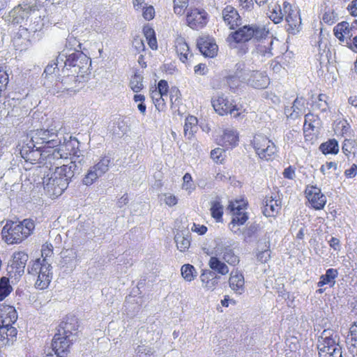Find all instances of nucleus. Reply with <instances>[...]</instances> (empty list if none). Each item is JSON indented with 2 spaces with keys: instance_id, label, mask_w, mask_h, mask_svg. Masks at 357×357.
Listing matches in <instances>:
<instances>
[{
  "instance_id": "f3484780",
  "label": "nucleus",
  "mask_w": 357,
  "mask_h": 357,
  "mask_svg": "<svg viewBox=\"0 0 357 357\" xmlns=\"http://www.w3.org/2000/svg\"><path fill=\"white\" fill-rule=\"evenodd\" d=\"M247 84L255 89H265L269 84V78L265 72L247 68Z\"/></svg>"
},
{
  "instance_id": "2f4dec72",
  "label": "nucleus",
  "mask_w": 357,
  "mask_h": 357,
  "mask_svg": "<svg viewBox=\"0 0 357 357\" xmlns=\"http://www.w3.org/2000/svg\"><path fill=\"white\" fill-rule=\"evenodd\" d=\"M238 142V135L236 130L233 129H227L220 139L222 146L227 149L232 148L237 145Z\"/></svg>"
},
{
  "instance_id": "052dcab7",
  "label": "nucleus",
  "mask_w": 357,
  "mask_h": 357,
  "mask_svg": "<svg viewBox=\"0 0 357 357\" xmlns=\"http://www.w3.org/2000/svg\"><path fill=\"white\" fill-rule=\"evenodd\" d=\"M225 151L220 148L215 149L211 152V157L214 162L217 163H222L224 160Z\"/></svg>"
},
{
  "instance_id": "aec40b11",
  "label": "nucleus",
  "mask_w": 357,
  "mask_h": 357,
  "mask_svg": "<svg viewBox=\"0 0 357 357\" xmlns=\"http://www.w3.org/2000/svg\"><path fill=\"white\" fill-rule=\"evenodd\" d=\"M307 109L306 100L303 97H297L291 107L284 109V114L287 119L295 120L300 118Z\"/></svg>"
},
{
  "instance_id": "5fc2aeb1",
  "label": "nucleus",
  "mask_w": 357,
  "mask_h": 357,
  "mask_svg": "<svg viewBox=\"0 0 357 357\" xmlns=\"http://www.w3.org/2000/svg\"><path fill=\"white\" fill-rule=\"evenodd\" d=\"M345 342L350 354H351L353 357H357V338L346 337Z\"/></svg>"
},
{
  "instance_id": "a878e982",
  "label": "nucleus",
  "mask_w": 357,
  "mask_h": 357,
  "mask_svg": "<svg viewBox=\"0 0 357 357\" xmlns=\"http://www.w3.org/2000/svg\"><path fill=\"white\" fill-rule=\"evenodd\" d=\"M78 327L79 325L77 319L75 317H68L65 321H63L59 325L58 332L63 335L74 339Z\"/></svg>"
},
{
  "instance_id": "f8f14e48",
  "label": "nucleus",
  "mask_w": 357,
  "mask_h": 357,
  "mask_svg": "<svg viewBox=\"0 0 357 357\" xmlns=\"http://www.w3.org/2000/svg\"><path fill=\"white\" fill-rule=\"evenodd\" d=\"M211 103L215 111L220 115L223 116L227 114L234 115V117H238L240 113L236 106L224 95L215 96L211 100Z\"/></svg>"
},
{
  "instance_id": "c85d7f7f",
  "label": "nucleus",
  "mask_w": 357,
  "mask_h": 357,
  "mask_svg": "<svg viewBox=\"0 0 357 357\" xmlns=\"http://www.w3.org/2000/svg\"><path fill=\"white\" fill-rule=\"evenodd\" d=\"M73 73L63 77V89H66V93L73 95L77 93L80 89V81L78 79L79 75Z\"/></svg>"
},
{
  "instance_id": "6e6552de",
  "label": "nucleus",
  "mask_w": 357,
  "mask_h": 357,
  "mask_svg": "<svg viewBox=\"0 0 357 357\" xmlns=\"http://www.w3.org/2000/svg\"><path fill=\"white\" fill-rule=\"evenodd\" d=\"M66 54V58L63 61V68L71 70L72 73L83 77L89 69V64L91 63L89 58L79 51H75L69 54Z\"/></svg>"
},
{
  "instance_id": "c03bdc74",
  "label": "nucleus",
  "mask_w": 357,
  "mask_h": 357,
  "mask_svg": "<svg viewBox=\"0 0 357 357\" xmlns=\"http://www.w3.org/2000/svg\"><path fill=\"white\" fill-rule=\"evenodd\" d=\"M312 107L314 109H318L321 112H326L328 109V97L325 94H319L317 97H312Z\"/></svg>"
},
{
  "instance_id": "a211bd4d",
  "label": "nucleus",
  "mask_w": 357,
  "mask_h": 357,
  "mask_svg": "<svg viewBox=\"0 0 357 357\" xmlns=\"http://www.w3.org/2000/svg\"><path fill=\"white\" fill-rule=\"evenodd\" d=\"M29 256L22 251L15 252L13 255V260L10 265V273H13L15 276H22L24 273L25 266Z\"/></svg>"
},
{
  "instance_id": "49530a36",
  "label": "nucleus",
  "mask_w": 357,
  "mask_h": 357,
  "mask_svg": "<svg viewBox=\"0 0 357 357\" xmlns=\"http://www.w3.org/2000/svg\"><path fill=\"white\" fill-rule=\"evenodd\" d=\"M143 33L148 42L149 47L152 50H156L158 47V45L153 29L149 26H145L143 29Z\"/></svg>"
},
{
  "instance_id": "338daca9",
  "label": "nucleus",
  "mask_w": 357,
  "mask_h": 357,
  "mask_svg": "<svg viewBox=\"0 0 357 357\" xmlns=\"http://www.w3.org/2000/svg\"><path fill=\"white\" fill-rule=\"evenodd\" d=\"M142 15L146 20H151L155 16V9L152 6L142 7Z\"/></svg>"
},
{
  "instance_id": "13d9d810",
  "label": "nucleus",
  "mask_w": 357,
  "mask_h": 357,
  "mask_svg": "<svg viewBox=\"0 0 357 357\" xmlns=\"http://www.w3.org/2000/svg\"><path fill=\"white\" fill-rule=\"evenodd\" d=\"M183 181L182 188L188 191L189 193L192 192L195 189L190 174L185 173L183 177Z\"/></svg>"
},
{
  "instance_id": "9b49d317",
  "label": "nucleus",
  "mask_w": 357,
  "mask_h": 357,
  "mask_svg": "<svg viewBox=\"0 0 357 357\" xmlns=\"http://www.w3.org/2000/svg\"><path fill=\"white\" fill-rule=\"evenodd\" d=\"M36 10V6L35 5L28 3L19 4L5 16V20L12 24H22Z\"/></svg>"
},
{
  "instance_id": "680f3d73",
  "label": "nucleus",
  "mask_w": 357,
  "mask_h": 357,
  "mask_svg": "<svg viewBox=\"0 0 357 357\" xmlns=\"http://www.w3.org/2000/svg\"><path fill=\"white\" fill-rule=\"evenodd\" d=\"M257 231V225L252 224L243 230L242 235L245 241H248L250 238Z\"/></svg>"
},
{
  "instance_id": "0eeeda50",
  "label": "nucleus",
  "mask_w": 357,
  "mask_h": 357,
  "mask_svg": "<svg viewBox=\"0 0 357 357\" xmlns=\"http://www.w3.org/2000/svg\"><path fill=\"white\" fill-rule=\"evenodd\" d=\"M357 31V20L354 21L351 23L343 21L338 23L333 28V33L335 36L339 40V41L344 45L338 50L337 55L341 57V53L347 50L349 43H350L354 38V36L356 35Z\"/></svg>"
},
{
  "instance_id": "7c9ffc66",
  "label": "nucleus",
  "mask_w": 357,
  "mask_h": 357,
  "mask_svg": "<svg viewBox=\"0 0 357 357\" xmlns=\"http://www.w3.org/2000/svg\"><path fill=\"white\" fill-rule=\"evenodd\" d=\"M74 160H71L68 164H63L61 165L63 170L67 173V177H73L75 173H79L82 168L84 163L83 155L80 158L79 155H77L73 158Z\"/></svg>"
},
{
  "instance_id": "7ed1b4c3",
  "label": "nucleus",
  "mask_w": 357,
  "mask_h": 357,
  "mask_svg": "<svg viewBox=\"0 0 357 357\" xmlns=\"http://www.w3.org/2000/svg\"><path fill=\"white\" fill-rule=\"evenodd\" d=\"M269 31L264 25L252 24L238 27L228 36L227 40L230 44L245 43L251 39L261 40L266 39Z\"/></svg>"
},
{
  "instance_id": "1a4fd4ad",
  "label": "nucleus",
  "mask_w": 357,
  "mask_h": 357,
  "mask_svg": "<svg viewBox=\"0 0 357 357\" xmlns=\"http://www.w3.org/2000/svg\"><path fill=\"white\" fill-rule=\"evenodd\" d=\"M252 144L256 153L262 160H271L276 154L275 144L265 135H256Z\"/></svg>"
},
{
  "instance_id": "4be33fe9",
  "label": "nucleus",
  "mask_w": 357,
  "mask_h": 357,
  "mask_svg": "<svg viewBox=\"0 0 357 357\" xmlns=\"http://www.w3.org/2000/svg\"><path fill=\"white\" fill-rule=\"evenodd\" d=\"M229 286L231 291L236 295H242L245 291V278L241 271L233 270L229 275Z\"/></svg>"
},
{
  "instance_id": "09e8293b",
  "label": "nucleus",
  "mask_w": 357,
  "mask_h": 357,
  "mask_svg": "<svg viewBox=\"0 0 357 357\" xmlns=\"http://www.w3.org/2000/svg\"><path fill=\"white\" fill-rule=\"evenodd\" d=\"M100 176H102V175L99 174L96 169H93V166H91L83 178L82 183L83 184L89 186Z\"/></svg>"
},
{
  "instance_id": "f704fd0d",
  "label": "nucleus",
  "mask_w": 357,
  "mask_h": 357,
  "mask_svg": "<svg viewBox=\"0 0 357 357\" xmlns=\"http://www.w3.org/2000/svg\"><path fill=\"white\" fill-rule=\"evenodd\" d=\"M337 275L338 272L337 269H328L326 273L320 277L319 281L317 282V286L321 287L328 284L331 287H333L335 284V278L337 277Z\"/></svg>"
},
{
  "instance_id": "c9c22d12",
  "label": "nucleus",
  "mask_w": 357,
  "mask_h": 357,
  "mask_svg": "<svg viewBox=\"0 0 357 357\" xmlns=\"http://www.w3.org/2000/svg\"><path fill=\"white\" fill-rule=\"evenodd\" d=\"M197 119L194 116L186 117L183 128V132L185 137L191 139L194 134L197 131Z\"/></svg>"
},
{
  "instance_id": "2eb2a0df",
  "label": "nucleus",
  "mask_w": 357,
  "mask_h": 357,
  "mask_svg": "<svg viewBox=\"0 0 357 357\" xmlns=\"http://www.w3.org/2000/svg\"><path fill=\"white\" fill-rule=\"evenodd\" d=\"M73 341H74L73 338H70L58 333L52 340V351L55 352V354H57V356L64 357L67 355Z\"/></svg>"
},
{
  "instance_id": "a18cd8bd",
  "label": "nucleus",
  "mask_w": 357,
  "mask_h": 357,
  "mask_svg": "<svg viewBox=\"0 0 357 357\" xmlns=\"http://www.w3.org/2000/svg\"><path fill=\"white\" fill-rule=\"evenodd\" d=\"M319 126V119L317 116L311 113H308L305 116V122L303 125L304 131L308 130H314L317 128Z\"/></svg>"
},
{
  "instance_id": "4d7b16f0",
  "label": "nucleus",
  "mask_w": 357,
  "mask_h": 357,
  "mask_svg": "<svg viewBox=\"0 0 357 357\" xmlns=\"http://www.w3.org/2000/svg\"><path fill=\"white\" fill-rule=\"evenodd\" d=\"M130 86L134 92H138L143 88L142 77L139 75H135L132 77Z\"/></svg>"
},
{
  "instance_id": "ea45409f",
  "label": "nucleus",
  "mask_w": 357,
  "mask_h": 357,
  "mask_svg": "<svg viewBox=\"0 0 357 357\" xmlns=\"http://www.w3.org/2000/svg\"><path fill=\"white\" fill-rule=\"evenodd\" d=\"M268 17L275 23H280L284 15V10L282 11L280 5L274 4L268 6Z\"/></svg>"
},
{
  "instance_id": "864d4df0",
  "label": "nucleus",
  "mask_w": 357,
  "mask_h": 357,
  "mask_svg": "<svg viewBox=\"0 0 357 357\" xmlns=\"http://www.w3.org/2000/svg\"><path fill=\"white\" fill-rule=\"evenodd\" d=\"M189 0H174V11L176 15H182L187 9Z\"/></svg>"
},
{
  "instance_id": "ddd939ff",
  "label": "nucleus",
  "mask_w": 357,
  "mask_h": 357,
  "mask_svg": "<svg viewBox=\"0 0 357 357\" xmlns=\"http://www.w3.org/2000/svg\"><path fill=\"white\" fill-rule=\"evenodd\" d=\"M247 68L243 63H238L235 66V73L232 75L226 77V82L231 91H235L243 84H247Z\"/></svg>"
},
{
  "instance_id": "58836bf2",
  "label": "nucleus",
  "mask_w": 357,
  "mask_h": 357,
  "mask_svg": "<svg viewBox=\"0 0 357 357\" xmlns=\"http://www.w3.org/2000/svg\"><path fill=\"white\" fill-rule=\"evenodd\" d=\"M177 248L181 252L186 251L190 245V239L188 232L185 234L181 231L177 232L174 237Z\"/></svg>"
},
{
  "instance_id": "bb28decb",
  "label": "nucleus",
  "mask_w": 357,
  "mask_h": 357,
  "mask_svg": "<svg viewBox=\"0 0 357 357\" xmlns=\"http://www.w3.org/2000/svg\"><path fill=\"white\" fill-rule=\"evenodd\" d=\"M175 49L178 56L183 63H186L192 57L190 47L184 38L179 36L175 40Z\"/></svg>"
},
{
  "instance_id": "39448f33",
  "label": "nucleus",
  "mask_w": 357,
  "mask_h": 357,
  "mask_svg": "<svg viewBox=\"0 0 357 357\" xmlns=\"http://www.w3.org/2000/svg\"><path fill=\"white\" fill-rule=\"evenodd\" d=\"M41 262L40 259H37L28 267L29 274L36 276V288L43 290L47 289L52 279V267L48 261Z\"/></svg>"
},
{
  "instance_id": "79ce46f5",
  "label": "nucleus",
  "mask_w": 357,
  "mask_h": 357,
  "mask_svg": "<svg viewBox=\"0 0 357 357\" xmlns=\"http://www.w3.org/2000/svg\"><path fill=\"white\" fill-rule=\"evenodd\" d=\"M66 58V54L63 51L61 52L57 58L56 59V61L49 63L47 67L45 69L44 73L47 75H52L55 73L56 69H59V66L63 67L62 63H63L64 59Z\"/></svg>"
},
{
  "instance_id": "72a5a7b5",
  "label": "nucleus",
  "mask_w": 357,
  "mask_h": 357,
  "mask_svg": "<svg viewBox=\"0 0 357 357\" xmlns=\"http://www.w3.org/2000/svg\"><path fill=\"white\" fill-rule=\"evenodd\" d=\"M208 264L211 269L222 275H227L229 272V268L226 262L217 255L211 257Z\"/></svg>"
},
{
  "instance_id": "20e7f679",
  "label": "nucleus",
  "mask_w": 357,
  "mask_h": 357,
  "mask_svg": "<svg viewBox=\"0 0 357 357\" xmlns=\"http://www.w3.org/2000/svg\"><path fill=\"white\" fill-rule=\"evenodd\" d=\"M70 179L61 166L55 167L50 176L47 174L43 178L44 189L50 196L59 197L68 188Z\"/></svg>"
},
{
  "instance_id": "0e129e2a",
  "label": "nucleus",
  "mask_w": 357,
  "mask_h": 357,
  "mask_svg": "<svg viewBox=\"0 0 357 357\" xmlns=\"http://www.w3.org/2000/svg\"><path fill=\"white\" fill-rule=\"evenodd\" d=\"M342 152L346 155H348L351 152H353L354 149V142L351 139H344L343 144H342Z\"/></svg>"
},
{
  "instance_id": "cd10ccee",
  "label": "nucleus",
  "mask_w": 357,
  "mask_h": 357,
  "mask_svg": "<svg viewBox=\"0 0 357 357\" xmlns=\"http://www.w3.org/2000/svg\"><path fill=\"white\" fill-rule=\"evenodd\" d=\"M281 209V202L273 199L272 197H266L263 202L262 212L266 217H273Z\"/></svg>"
},
{
  "instance_id": "4468645a",
  "label": "nucleus",
  "mask_w": 357,
  "mask_h": 357,
  "mask_svg": "<svg viewBox=\"0 0 357 357\" xmlns=\"http://www.w3.org/2000/svg\"><path fill=\"white\" fill-rule=\"evenodd\" d=\"M215 255L230 266H236L240 262V257L231 244H220L215 250Z\"/></svg>"
},
{
  "instance_id": "9d476101",
  "label": "nucleus",
  "mask_w": 357,
  "mask_h": 357,
  "mask_svg": "<svg viewBox=\"0 0 357 357\" xmlns=\"http://www.w3.org/2000/svg\"><path fill=\"white\" fill-rule=\"evenodd\" d=\"M208 22V15L203 8H190L186 10V23L192 29H203Z\"/></svg>"
},
{
  "instance_id": "774afa93",
  "label": "nucleus",
  "mask_w": 357,
  "mask_h": 357,
  "mask_svg": "<svg viewBox=\"0 0 357 357\" xmlns=\"http://www.w3.org/2000/svg\"><path fill=\"white\" fill-rule=\"evenodd\" d=\"M63 82H56L50 89V92L54 95H62L66 93V89H63Z\"/></svg>"
},
{
  "instance_id": "6e6d98bb",
  "label": "nucleus",
  "mask_w": 357,
  "mask_h": 357,
  "mask_svg": "<svg viewBox=\"0 0 357 357\" xmlns=\"http://www.w3.org/2000/svg\"><path fill=\"white\" fill-rule=\"evenodd\" d=\"M337 20V15L331 9H326L323 16L322 20L324 23L328 24H334Z\"/></svg>"
},
{
  "instance_id": "f257e3e1",
  "label": "nucleus",
  "mask_w": 357,
  "mask_h": 357,
  "mask_svg": "<svg viewBox=\"0 0 357 357\" xmlns=\"http://www.w3.org/2000/svg\"><path fill=\"white\" fill-rule=\"evenodd\" d=\"M59 125L54 123L47 129H37L31 132V140L33 148L45 155L46 149L57 147L61 143Z\"/></svg>"
},
{
  "instance_id": "423d86ee",
  "label": "nucleus",
  "mask_w": 357,
  "mask_h": 357,
  "mask_svg": "<svg viewBox=\"0 0 357 357\" xmlns=\"http://www.w3.org/2000/svg\"><path fill=\"white\" fill-rule=\"evenodd\" d=\"M317 349L319 356L323 354L340 356L342 354V348L339 345V337L337 333L331 329H325L321 333L318 340Z\"/></svg>"
},
{
  "instance_id": "69168bd1",
  "label": "nucleus",
  "mask_w": 357,
  "mask_h": 357,
  "mask_svg": "<svg viewBox=\"0 0 357 357\" xmlns=\"http://www.w3.org/2000/svg\"><path fill=\"white\" fill-rule=\"evenodd\" d=\"M220 277L218 276H211L209 280L206 281V284L204 285V288L207 290H213L215 289L216 286L219 282Z\"/></svg>"
},
{
  "instance_id": "f03ea898",
  "label": "nucleus",
  "mask_w": 357,
  "mask_h": 357,
  "mask_svg": "<svg viewBox=\"0 0 357 357\" xmlns=\"http://www.w3.org/2000/svg\"><path fill=\"white\" fill-rule=\"evenodd\" d=\"M34 228V222L30 219L19 223L8 222L3 227L2 237L8 244L20 243L32 233Z\"/></svg>"
},
{
  "instance_id": "c756f323",
  "label": "nucleus",
  "mask_w": 357,
  "mask_h": 357,
  "mask_svg": "<svg viewBox=\"0 0 357 357\" xmlns=\"http://www.w3.org/2000/svg\"><path fill=\"white\" fill-rule=\"evenodd\" d=\"M47 153L45 155H41L44 159L45 160L46 164H50L51 166L54 165H62L61 161L63 160H66V158L63 157V153L61 151H60V147L57 146L54 149H46Z\"/></svg>"
},
{
  "instance_id": "a19ab883",
  "label": "nucleus",
  "mask_w": 357,
  "mask_h": 357,
  "mask_svg": "<svg viewBox=\"0 0 357 357\" xmlns=\"http://www.w3.org/2000/svg\"><path fill=\"white\" fill-rule=\"evenodd\" d=\"M324 154H337L339 151V145L336 139H332L322 143L319 147Z\"/></svg>"
},
{
  "instance_id": "603ef678",
  "label": "nucleus",
  "mask_w": 357,
  "mask_h": 357,
  "mask_svg": "<svg viewBox=\"0 0 357 357\" xmlns=\"http://www.w3.org/2000/svg\"><path fill=\"white\" fill-rule=\"evenodd\" d=\"M53 255V245L52 243H45L43 245L41 249V256L43 259H40L41 262L48 261L50 263V258Z\"/></svg>"
},
{
  "instance_id": "3c124183",
  "label": "nucleus",
  "mask_w": 357,
  "mask_h": 357,
  "mask_svg": "<svg viewBox=\"0 0 357 357\" xmlns=\"http://www.w3.org/2000/svg\"><path fill=\"white\" fill-rule=\"evenodd\" d=\"M154 353L153 347L145 344L139 345L135 349V357H151Z\"/></svg>"
},
{
  "instance_id": "e433bc0d",
  "label": "nucleus",
  "mask_w": 357,
  "mask_h": 357,
  "mask_svg": "<svg viewBox=\"0 0 357 357\" xmlns=\"http://www.w3.org/2000/svg\"><path fill=\"white\" fill-rule=\"evenodd\" d=\"M210 206L211 216L215 219L217 222H221L224 207L221 204L220 199L217 197L214 200L211 201Z\"/></svg>"
},
{
  "instance_id": "412c9836",
  "label": "nucleus",
  "mask_w": 357,
  "mask_h": 357,
  "mask_svg": "<svg viewBox=\"0 0 357 357\" xmlns=\"http://www.w3.org/2000/svg\"><path fill=\"white\" fill-rule=\"evenodd\" d=\"M246 205L243 200L230 202L228 209L233 213L231 222H235L236 224L240 225H243L248 220V216L246 213L243 211L245 209Z\"/></svg>"
},
{
  "instance_id": "5701e85b",
  "label": "nucleus",
  "mask_w": 357,
  "mask_h": 357,
  "mask_svg": "<svg viewBox=\"0 0 357 357\" xmlns=\"http://www.w3.org/2000/svg\"><path fill=\"white\" fill-rule=\"evenodd\" d=\"M79 144L78 140L75 137L68 135L67 137H61V143L58 146L60 147L63 157L68 159V156L71 155H73L74 157L77 156Z\"/></svg>"
},
{
  "instance_id": "8fccbe9b",
  "label": "nucleus",
  "mask_w": 357,
  "mask_h": 357,
  "mask_svg": "<svg viewBox=\"0 0 357 357\" xmlns=\"http://www.w3.org/2000/svg\"><path fill=\"white\" fill-rule=\"evenodd\" d=\"M8 278L2 277L0 280V301H3L12 291Z\"/></svg>"
},
{
  "instance_id": "e2e57ef3",
  "label": "nucleus",
  "mask_w": 357,
  "mask_h": 357,
  "mask_svg": "<svg viewBox=\"0 0 357 357\" xmlns=\"http://www.w3.org/2000/svg\"><path fill=\"white\" fill-rule=\"evenodd\" d=\"M1 328L5 329L4 335H5V336H7L8 342L9 340L13 341V337H16V335H17V329L15 327L12 326V325H10V326L3 325V326H1Z\"/></svg>"
},
{
  "instance_id": "4c0bfd02",
  "label": "nucleus",
  "mask_w": 357,
  "mask_h": 357,
  "mask_svg": "<svg viewBox=\"0 0 357 357\" xmlns=\"http://www.w3.org/2000/svg\"><path fill=\"white\" fill-rule=\"evenodd\" d=\"M112 158L110 155H105L93 166V169L98 171L102 176L108 172L112 165Z\"/></svg>"
},
{
  "instance_id": "393cba45",
  "label": "nucleus",
  "mask_w": 357,
  "mask_h": 357,
  "mask_svg": "<svg viewBox=\"0 0 357 357\" xmlns=\"http://www.w3.org/2000/svg\"><path fill=\"white\" fill-rule=\"evenodd\" d=\"M283 10L286 21L289 26V29L291 30L297 29L301 24V19L298 12L296 10H293L291 5L286 1L283 3Z\"/></svg>"
},
{
  "instance_id": "b1692460",
  "label": "nucleus",
  "mask_w": 357,
  "mask_h": 357,
  "mask_svg": "<svg viewBox=\"0 0 357 357\" xmlns=\"http://www.w3.org/2000/svg\"><path fill=\"white\" fill-rule=\"evenodd\" d=\"M17 319L15 308L4 303L0 304V326H10Z\"/></svg>"
},
{
  "instance_id": "473e14b6",
  "label": "nucleus",
  "mask_w": 357,
  "mask_h": 357,
  "mask_svg": "<svg viewBox=\"0 0 357 357\" xmlns=\"http://www.w3.org/2000/svg\"><path fill=\"white\" fill-rule=\"evenodd\" d=\"M200 52L208 57H213L218 52V45L211 40H200L197 43Z\"/></svg>"
},
{
  "instance_id": "de8ad7c7",
  "label": "nucleus",
  "mask_w": 357,
  "mask_h": 357,
  "mask_svg": "<svg viewBox=\"0 0 357 357\" xmlns=\"http://www.w3.org/2000/svg\"><path fill=\"white\" fill-rule=\"evenodd\" d=\"M182 277L187 282L192 281L197 276V271L195 267L191 264H184L181 268Z\"/></svg>"
},
{
  "instance_id": "37998d69",
  "label": "nucleus",
  "mask_w": 357,
  "mask_h": 357,
  "mask_svg": "<svg viewBox=\"0 0 357 357\" xmlns=\"http://www.w3.org/2000/svg\"><path fill=\"white\" fill-rule=\"evenodd\" d=\"M273 43V40L271 38H270L266 42H261V43L259 44L257 47V53L268 58L272 56L273 55L271 52Z\"/></svg>"
},
{
  "instance_id": "bf43d9fd",
  "label": "nucleus",
  "mask_w": 357,
  "mask_h": 357,
  "mask_svg": "<svg viewBox=\"0 0 357 357\" xmlns=\"http://www.w3.org/2000/svg\"><path fill=\"white\" fill-rule=\"evenodd\" d=\"M160 199L163 200L165 204L170 207L175 206L178 203L177 197L169 192L162 194L160 195Z\"/></svg>"
},
{
  "instance_id": "6ab92c4d",
  "label": "nucleus",
  "mask_w": 357,
  "mask_h": 357,
  "mask_svg": "<svg viewBox=\"0 0 357 357\" xmlns=\"http://www.w3.org/2000/svg\"><path fill=\"white\" fill-rule=\"evenodd\" d=\"M222 18L230 29H236L241 25L242 20L240 15L236 9L231 6H227L223 8Z\"/></svg>"
},
{
  "instance_id": "dca6fc26",
  "label": "nucleus",
  "mask_w": 357,
  "mask_h": 357,
  "mask_svg": "<svg viewBox=\"0 0 357 357\" xmlns=\"http://www.w3.org/2000/svg\"><path fill=\"white\" fill-rule=\"evenodd\" d=\"M306 197L312 206L316 210L322 209L326 203V197L321 190L316 186H307L305 189Z\"/></svg>"
}]
</instances>
